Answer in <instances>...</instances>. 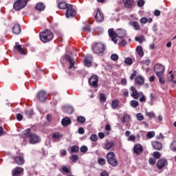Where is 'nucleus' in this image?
Returning <instances> with one entry per match:
<instances>
[{"instance_id":"f257e3e1","label":"nucleus","mask_w":176,"mask_h":176,"mask_svg":"<svg viewBox=\"0 0 176 176\" xmlns=\"http://www.w3.org/2000/svg\"><path fill=\"white\" fill-rule=\"evenodd\" d=\"M23 138L25 141H29L30 144H38L41 142V137L35 133H31V129H27L23 132Z\"/></svg>"},{"instance_id":"f03ea898","label":"nucleus","mask_w":176,"mask_h":176,"mask_svg":"<svg viewBox=\"0 0 176 176\" xmlns=\"http://www.w3.org/2000/svg\"><path fill=\"white\" fill-rule=\"evenodd\" d=\"M40 40L43 43H47L54 38V34L52 30L47 29L39 33Z\"/></svg>"},{"instance_id":"7ed1b4c3","label":"nucleus","mask_w":176,"mask_h":176,"mask_svg":"<svg viewBox=\"0 0 176 176\" xmlns=\"http://www.w3.org/2000/svg\"><path fill=\"white\" fill-rule=\"evenodd\" d=\"M93 52L98 56H104L107 47L102 43H95L91 46Z\"/></svg>"},{"instance_id":"20e7f679","label":"nucleus","mask_w":176,"mask_h":176,"mask_svg":"<svg viewBox=\"0 0 176 176\" xmlns=\"http://www.w3.org/2000/svg\"><path fill=\"white\" fill-rule=\"evenodd\" d=\"M107 161L110 166H112V167H116L118 164V160H116V155H115V153L113 152H109L106 155Z\"/></svg>"},{"instance_id":"39448f33","label":"nucleus","mask_w":176,"mask_h":176,"mask_svg":"<svg viewBox=\"0 0 176 176\" xmlns=\"http://www.w3.org/2000/svg\"><path fill=\"white\" fill-rule=\"evenodd\" d=\"M28 3V0H16L13 4V9L19 12Z\"/></svg>"},{"instance_id":"423d86ee","label":"nucleus","mask_w":176,"mask_h":176,"mask_svg":"<svg viewBox=\"0 0 176 176\" xmlns=\"http://www.w3.org/2000/svg\"><path fill=\"white\" fill-rule=\"evenodd\" d=\"M166 68L160 64H156L154 67V72L157 76H163Z\"/></svg>"},{"instance_id":"0eeeda50","label":"nucleus","mask_w":176,"mask_h":176,"mask_svg":"<svg viewBox=\"0 0 176 176\" xmlns=\"http://www.w3.org/2000/svg\"><path fill=\"white\" fill-rule=\"evenodd\" d=\"M89 86L97 89L98 87V76L94 74L88 80Z\"/></svg>"},{"instance_id":"6e6552de","label":"nucleus","mask_w":176,"mask_h":176,"mask_svg":"<svg viewBox=\"0 0 176 176\" xmlns=\"http://www.w3.org/2000/svg\"><path fill=\"white\" fill-rule=\"evenodd\" d=\"M76 15V10L74 9V6L70 4L68 5L67 8L66 9L65 16L68 19L69 17H75Z\"/></svg>"},{"instance_id":"1a4fd4ad","label":"nucleus","mask_w":176,"mask_h":176,"mask_svg":"<svg viewBox=\"0 0 176 176\" xmlns=\"http://www.w3.org/2000/svg\"><path fill=\"white\" fill-rule=\"evenodd\" d=\"M36 98L40 101V102H45L47 100V94L45 91H40L36 96Z\"/></svg>"},{"instance_id":"9d476101","label":"nucleus","mask_w":176,"mask_h":176,"mask_svg":"<svg viewBox=\"0 0 176 176\" xmlns=\"http://www.w3.org/2000/svg\"><path fill=\"white\" fill-rule=\"evenodd\" d=\"M95 20L98 21V23H102V21H104V14L102 12H101V10L100 8L96 9V12L95 14Z\"/></svg>"},{"instance_id":"9b49d317","label":"nucleus","mask_w":176,"mask_h":176,"mask_svg":"<svg viewBox=\"0 0 176 176\" xmlns=\"http://www.w3.org/2000/svg\"><path fill=\"white\" fill-rule=\"evenodd\" d=\"M23 173H24V168L19 166L14 168L12 171V176H21Z\"/></svg>"},{"instance_id":"f8f14e48","label":"nucleus","mask_w":176,"mask_h":176,"mask_svg":"<svg viewBox=\"0 0 176 176\" xmlns=\"http://www.w3.org/2000/svg\"><path fill=\"white\" fill-rule=\"evenodd\" d=\"M109 36L111 38V41L114 42V43H118V38H116V30H113V28H111L108 30Z\"/></svg>"},{"instance_id":"ddd939ff","label":"nucleus","mask_w":176,"mask_h":176,"mask_svg":"<svg viewBox=\"0 0 176 176\" xmlns=\"http://www.w3.org/2000/svg\"><path fill=\"white\" fill-rule=\"evenodd\" d=\"M65 59L69 63V69H72L74 68L75 69V61L74 60V58L71 57L69 54H66L65 56Z\"/></svg>"},{"instance_id":"4468645a","label":"nucleus","mask_w":176,"mask_h":176,"mask_svg":"<svg viewBox=\"0 0 176 176\" xmlns=\"http://www.w3.org/2000/svg\"><path fill=\"white\" fill-rule=\"evenodd\" d=\"M12 159L14 161V163L18 164L19 166H23L24 164V158L20 156H13Z\"/></svg>"},{"instance_id":"2eb2a0df","label":"nucleus","mask_w":176,"mask_h":176,"mask_svg":"<svg viewBox=\"0 0 176 176\" xmlns=\"http://www.w3.org/2000/svg\"><path fill=\"white\" fill-rule=\"evenodd\" d=\"M129 90H131V91H132L131 94V97H133L135 100H138L139 96H140V92H138L137 91V89H135V87L134 86H131L129 88Z\"/></svg>"},{"instance_id":"dca6fc26","label":"nucleus","mask_w":176,"mask_h":176,"mask_svg":"<svg viewBox=\"0 0 176 176\" xmlns=\"http://www.w3.org/2000/svg\"><path fill=\"white\" fill-rule=\"evenodd\" d=\"M126 35V30L124 29L120 28L116 30V38L122 39V38H124Z\"/></svg>"},{"instance_id":"f3484780","label":"nucleus","mask_w":176,"mask_h":176,"mask_svg":"<svg viewBox=\"0 0 176 176\" xmlns=\"http://www.w3.org/2000/svg\"><path fill=\"white\" fill-rule=\"evenodd\" d=\"M143 151L144 148H142V146L140 144H135L133 147V151L135 155H141Z\"/></svg>"},{"instance_id":"a211bd4d","label":"nucleus","mask_w":176,"mask_h":176,"mask_svg":"<svg viewBox=\"0 0 176 176\" xmlns=\"http://www.w3.org/2000/svg\"><path fill=\"white\" fill-rule=\"evenodd\" d=\"M167 164L168 162L166 160L160 159L157 163V167L159 168V170H162V168H163V167H166Z\"/></svg>"},{"instance_id":"6ab92c4d","label":"nucleus","mask_w":176,"mask_h":176,"mask_svg":"<svg viewBox=\"0 0 176 176\" xmlns=\"http://www.w3.org/2000/svg\"><path fill=\"white\" fill-rule=\"evenodd\" d=\"M57 2L58 9H67L68 5H70L69 3H67V2L65 1H63V0H57Z\"/></svg>"},{"instance_id":"aec40b11","label":"nucleus","mask_w":176,"mask_h":176,"mask_svg":"<svg viewBox=\"0 0 176 176\" xmlns=\"http://www.w3.org/2000/svg\"><path fill=\"white\" fill-rule=\"evenodd\" d=\"M135 82L137 86H142V85L145 83V80H144V78L141 76H137L135 78Z\"/></svg>"},{"instance_id":"412c9836","label":"nucleus","mask_w":176,"mask_h":176,"mask_svg":"<svg viewBox=\"0 0 176 176\" xmlns=\"http://www.w3.org/2000/svg\"><path fill=\"white\" fill-rule=\"evenodd\" d=\"M72 123V121L71 120V118L66 117L62 119L61 120V124L63 126V127H67L69 126Z\"/></svg>"},{"instance_id":"4be33fe9","label":"nucleus","mask_w":176,"mask_h":176,"mask_svg":"<svg viewBox=\"0 0 176 176\" xmlns=\"http://www.w3.org/2000/svg\"><path fill=\"white\" fill-rule=\"evenodd\" d=\"M122 2L125 8H127V9H131L134 5V0H122Z\"/></svg>"},{"instance_id":"5701e85b","label":"nucleus","mask_w":176,"mask_h":176,"mask_svg":"<svg viewBox=\"0 0 176 176\" xmlns=\"http://www.w3.org/2000/svg\"><path fill=\"white\" fill-rule=\"evenodd\" d=\"M12 31L15 34V35H19V34L21 32V26L20 25V24H15L12 28Z\"/></svg>"},{"instance_id":"b1692460","label":"nucleus","mask_w":176,"mask_h":176,"mask_svg":"<svg viewBox=\"0 0 176 176\" xmlns=\"http://www.w3.org/2000/svg\"><path fill=\"white\" fill-rule=\"evenodd\" d=\"M14 49L18 51L19 54L22 55L26 54L25 52L24 51V48L21 47V45H19L18 43H16V45L14 46Z\"/></svg>"},{"instance_id":"393cba45","label":"nucleus","mask_w":176,"mask_h":176,"mask_svg":"<svg viewBox=\"0 0 176 176\" xmlns=\"http://www.w3.org/2000/svg\"><path fill=\"white\" fill-rule=\"evenodd\" d=\"M152 146L156 151H160V149H162V145L160 143V142H157V141L153 142Z\"/></svg>"},{"instance_id":"a878e982","label":"nucleus","mask_w":176,"mask_h":176,"mask_svg":"<svg viewBox=\"0 0 176 176\" xmlns=\"http://www.w3.org/2000/svg\"><path fill=\"white\" fill-rule=\"evenodd\" d=\"M91 56H85L84 60V64L85 67H91Z\"/></svg>"},{"instance_id":"bb28decb","label":"nucleus","mask_w":176,"mask_h":176,"mask_svg":"<svg viewBox=\"0 0 176 176\" xmlns=\"http://www.w3.org/2000/svg\"><path fill=\"white\" fill-rule=\"evenodd\" d=\"M115 144L112 141L108 142L103 144V148L107 149V151H109V149H111V148H113Z\"/></svg>"},{"instance_id":"cd10ccee","label":"nucleus","mask_w":176,"mask_h":176,"mask_svg":"<svg viewBox=\"0 0 176 176\" xmlns=\"http://www.w3.org/2000/svg\"><path fill=\"white\" fill-rule=\"evenodd\" d=\"M129 25H131V27H133V28H134V30H135V31H138V30H140V28H141V26L137 21L129 22Z\"/></svg>"},{"instance_id":"c85d7f7f","label":"nucleus","mask_w":176,"mask_h":176,"mask_svg":"<svg viewBox=\"0 0 176 176\" xmlns=\"http://www.w3.org/2000/svg\"><path fill=\"white\" fill-rule=\"evenodd\" d=\"M119 100H113L111 101V107L113 109H118V108H120V106H119Z\"/></svg>"},{"instance_id":"c756f323","label":"nucleus","mask_w":176,"mask_h":176,"mask_svg":"<svg viewBox=\"0 0 176 176\" xmlns=\"http://www.w3.org/2000/svg\"><path fill=\"white\" fill-rule=\"evenodd\" d=\"M61 137H63V135L58 132L54 133L52 134V138L53 140H55V141H60V138H61Z\"/></svg>"},{"instance_id":"7c9ffc66","label":"nucleus","mask_w":176,"mask_h":176,"mask_svg":"<svg viewBox=\"0 0 176 176\" xmlns=\"http://www.w3.org/2000/svg\"><path fill=\"white\" fill-rule=\"evenodd\" d=\"M45 4H43V3H38L36 6V10H39V12L45 10Z\"/></svg>"},{"instance_id":"2f4dec72","label":"nucleus","mask_w":176,"mask_h":176,"mask_svg":"<svg viewBox=\"0 0 176 176\" xmlns=\"http://www.w3.org/2000/svg\"><path fill=\"white\" fill-rule=\"evenodd\" d=\"M136 52L140 57H144V50H142V47L138 46L136 48Z\"/></svg>"},{"instance_id":"473e14b6","label":"nucleus","mask_w":176,"mask_h":176,"mask_svg":"<svg viewBox=\"0 0 176 176\" xmlns=\"http://www.w3.org/2000/svg\"><path fill=\"white\" fill-rule=\"evenodd\" d=\"M79 152V146L74 145L72 146L70 150V153H78Z\"/></svg>"},{"instance_id":"72a5a7b5","label":"nucleus","mask_w":176,"mask_h":176,"mask_svg":"<svg viewBox=\"0 0 176 176\" xmlns=\"http://www.w3.org/2000/svg\"><path fill=\"white\" fill-rule=\"evenodd\" d=\"M62 170L63 171V173H62L63 175H67V174H71V170H69V168H67V166H63L62 168Z\"/></svg>"},{"instance_id":"f704fd0d","label":"nucleus","mask_w":176,"mask_h":176,"mask_svg":"<svg viewBox=\"0 0 176 176\" xmlns=\"http://www.w3.org/2000/svg\"><path fill=\"white\" fill-rule=\"evenodd\" d=\"M139 98H140V102H144V101H146V98H145V95H144V92L140 91L139 94Z\"/></svg>"},{"instance_id":"c9c22d12","label":"nucleus","mask_w":176,"mask_h":176,"mask_svg":"<svg viewBox=\"0 0 176 176\" xmlns=\"http://www.w3.org/2000/svg\"><path fill=\"white\" fill-rule=\"evenodd\" d=\"M159 77V82L161 85H164L166 83V78H164V74L162 76H157Z\"/></svg>"},{"instance_id":"e433bc0d","label":"nucleus","mask_w":176,"mask_h":176,"mask_svg":"<svg viewBox=\"0 0 176 176\" xmlns=\"http://www.w3.org/2000/svg\"><path fill=\"white\" fill-rule=\"evenodd\" d=\"M99 98L101 102H105L107 101V96H105V94H99Z\"/></svg>"},{"instance_id":"4c0bfd02","label":"nucleus","mask_w":176,"mask_h":176,"mask_svg":"<svg viewBox=\"0 0 176 176\" xmlns=\"http://www.w3.org/2000/svg\"><path fill=\"white\" fill-rule=\"evenodd\" d=\"M170 148L173 152H176V140H174L172 142V143L170 145Z\"/></svg>"},{"instance_id":"58836bf2","label":"nucleus","mask_w":176,"mask_h":176,"mask_svg":"<svg viewBox=\"0 0 176 176\" xmlns=\"http://www.w3.org/2000/svg\"><path fill=\"white\" fill-rule=\"evenodd\" d=\"M77 120L78 122H79V123H85V122H86V118H85L84 116H80L77 118Z\"/></svg>"},{"instance_id":"ea45409f","label":"nucleus","mask_w":176,"mask_h":176,"mask_svg":"<svg viewBox=\"0 0 176 176\" xmlns=\"http://www.w3.org/2000/svg\"><path fill=\"white\" fill-rule=\"evenodd\" d=\"M71 160L73 163H76V162L79 160V156H78V155H73L71 157Z\"/></svg>"},{"instance_id":"a19ab883","label":"nucleus","mask_w":176,"mask_h":176,"mask_svg":"<svg viewBox=\"0 0 176 176\" xmlns=\"http://www.w3.org/2000/svg\"><path fill=\"white\" fill-rule=\"evenodd\" d=\"M124 63L127 65H131L133 64V59H131V58H126L124 60Z\"/></svg>"},{"instance_id":"79ce46f5","label":"nucleus","mask_w":176,"mask_h":176,"mask_svg":"<svg viewBox=\"0 0 176 176\" xmlns=\"http://www.w3.org/2000/svg\"><path fill=\"white\" fill-rule=\"evenodd\" d=\"M98 164H100V166H104L105 164V163H107V161L105 160L104 158H99L98 160Z\"/></svg>"},{"instance_id":"37998d69","label":"nucleus","mask_w":176,"mask_h":176,"mask_svg":"<svg viewBox=\"0 0 176 176\" xmlns=\"http://www.w3.org/2000/svg\"><path fill=\"white\" fill-rule=\"evenodd\" d=\"M153 137H155V131H149L147 133L146 138L151 139L153 138Z\"/></svg>"},{"instance_id":"c03bdc74","label":"nucleus","mask_w":176,"mask_h":176,"mask_svg":"<svg viewBox=\"0 0 176 176\" xmlns=\"http://www.w3.org/2000/svg\"><path fill=\"white\" fill-rule=\"evenodd\" d=\"M131 107H133V108H137V107H138L139 105L138 101L137 100L131 101Z\"/></svg>"},{"instance_id":"a18cd8bd","label":"nucleus","mask_w":176,"mask_h":176,"mask_svg":"<svg viewBox=\"0 0 176 176\" xmlns=\"http://www.w3.org/2000/svg\"><path fill=\"white\" fill-rule=\"evenodd\" d=\"M90 140L91 141H92L93 142H96V141H97L98 140V137L97 136V135L96 134H93L90 136Z\"/></svg>"},{"instance_id":"49530a36","label":"nucleus","mask_w":176,"mask_h":176,"mask_svg":"<svg viewBox=\"0 0 176 176\" xmlns=\"http://www.w3.org/2000/svg\"><path fill=\"white\" fill-rule=\"evenodd\" d=\"M82 31H87V32H91V27L90 26V25H86L82 28Z\"/></svg>"},{"instance_id":"de8ad7c7","label":"nucleus","mask_w":176,"mask_h":176,"mask_svg":"<svg viewBox=\"0 0 176 176\" xmlns=\"http://www.w3.org/2000/svg\"><path fill=\"white\" fill-rule=\"evenodd\" d=\"M111 59L113 60V61H118V60H119V56L116 54H113L111 56Z\"/></svg>"},{"instance_id":"09e8293b","label":"nucleus","mask_w":176,"mask_h":176,"mask_svg":"<svg viewBox=\"0 0 176 176\" xmlns=\"http://www.w3.org/2000/svg\"><path fill=\"white\" fill-rule=\"evenodd\" d=\"M25 115L28 118H31V116H32L34 115V111H26L25 113Z\"/></svg>"},{"instance_id":"8fccbe9b","label":"nucleus","mask_w":176,"mask_h":176,"mask_svg":"<svg viewBox=\"0 0 176 176\" xmlns=\"http://www.w3.org/2000/svg\"><path fill=\"white\" fill-rule=\"evenodd\" d=\"M161 154L159 151H155L153 153V157L155 159H160Z\"/></svg>"},{"instance_id":"3c124183","label":"nucleus","mask_w":176,"mask_h":176,"mask_svg":"<svg viewBox=\"0 0 176 176\" xmlns=\"http://www.w3.org/2000/svg\"><path fill=\"white\" fill-rule=\"evenodd\" d=\"M64 111H74V107L69 105H66L63 107Z\"/></svg>"},{"instance_id":"603ef678","label":"nucleus","mask_w":176,"mask_h":176,"mask_svg":"<svg viewBox=\"0 0 176 176\" xmlns=\"http://www.w3.org/2000/svg\"><path fill=\"white\" fill-rule=\"evenodd\" d=\"M136 118L139 121L144 120V116L141 113H138Z\"/></svg>"},{"instance_id":"864d4df0","label":"nucleus","mask_w":176,"mask_h":176,"mask_svg":"<svg viewBox=\"0 0 176 176\" xmlns=\"http://www.w3.org/2000/svg\"><path fill=\"white\" fill-rule=\"evenodd\" d=\"M144 5H145V1H144V0H139L138 1V6L139 8H142V6H144Z\"/></svg>"},{"instance_id":"5fc2aeb1","label":"nucleus","mask_w":176,"mask_h":176,"mask_svg":"<svg viewBox=\"0 0 176 176\" xmlns=\"http://www.w3.org/2000/svg\"><path fill=\"white\" fill-rule=\"evenodd\" d=\"M146 116H148V118H150L151 119H152V118H155V113H153V111H150L148 112L146 111Z\"/></svg>"},{"instance_id":"6e6d98bb","label":"nucleus","mask_w":176,"mask_h":176,"mask_svg":"<svg viewBox=\"0 0 176 176\" xmlns=\"http://www.w3.org/2000/svg\"><path fill=\"white\" fill-rule=\"evenodd\" d=\"M80 152H82V153H85V152H87L88 148L87 146H82L80 148Z\"/></svg>"},{"instance_id":"4d7b16f0","label":"nucleus","mask_w":176,"mask_h":176,"mask_svg":"<svg viewBox=\"0 0 176 176\" xmlns=\"http://www.w3.org/2000/svg\"><path fill=\"white\" fill-rule=\"evenodd\" d=\"M148 162L151 164V166L156 164V158H150L148 160Z\"/></svg>"},{"instance_id":"13d9d810","label":"nucleus","mask_w":176,"mask_h":176,"mask_svg":"<svg viewBox=\"0 0 176 176\" xmlns=\"http://www.w3.org/2000/svg\"><path fill=\"white\" fill-rule=\"evenodd\" d=\"M16 120H18L19 122H21V120H23V114L21 113L16 114Z\"/></svg>"},{"instance_id":"bf43d9fd","label":"nucleus","mask_w":176,"mask_h":176,"mask_svg":"<svg viewBox=\"0 0 176 176\" xmlns=\"http://www.w3.org/2000/svg\"><path fill=\"white\" fill-rule=\"evenodd\" d=\"M140 23H142V24H146V23H148V18L146 17H143L140 19Z\"/></svg>"},{"instance_id":"052dcab7","label":"nucleus","mask_w":176,"mask_h":176,"mask_svg":"<svg viewBox=\"0 0 176 176\" xmlns=\"http://www.w3.org/2000/svg\"><path fill=\"white\" fill-rule=\"evenodd\" d=\"M136 76H137V71L134 70L133 74L130 76L131 80H133V79H134V78H135Z\"/></svg>"},{"instance_id":"680f3d73","label":"nucleus","mask_w":176,"mask_h":176,"mask_svg":"<svg viewBox=\"0 0 176 176\" xmlns=\"http://www.w3.org/2000/svg\"><path fill=\"white\" fill-rule=\"evenodd\" d=\"M121 85H122V86H126L127 85V79L122 78L121 79Z\"/></svg>"},{"instance_id":"e2e57ef3","label":"nucleus","mask_w":176,"mask_h":176,"mask_svg":"<svg viewBox=\"0 0 176 176\" xmlns=\"http://www.w3.org/2000/svg\"><path fill=\"white\" fill-rule=\"evenodd\" d=\"M160 14H162V12H160V10H155L154 11V15L156 16L157 17H159V16H160Z\"/></svg>"},{"instance_id":"0e129e2a","label":"nucleus","mask_w":176,"mask_h":176,"mask_svg":"<svg viewBox=\"0 0 176 176\" xmlns=\"http://www.w3.org/2000/svg\"><path fill=\"white\" fill-rule=\"evenodd\" d=\"M98 137L99 138H100V140H104V138H105V134H104V133L102 132H100L98 133Z\"/></svg>"},{"instance_id":"69168bd1","label":"nucleus","mask_w":176,"mask_h":176,"mask_svg":"<svg viewBox=\"0 0 176 176\" xmlns=\"http://www.w3.org/2000/svg\"><path fill=\"white\" fill-rule=\"evenodd\" d=\"M128 141H135V135H131L128 138Z\"/></svg>"},{"instance_id":"338daca9","label":"nucleus","mask_w":176,"mask_h":176,"mask_svg":"<svg viewBox=\"0 0 176 176\" xmlns=\"http://www.w3.org/2000/svg\"><path fill=\"white\" fill-rule=\"evenodd\" d=\"M78 133L79 134H85V129L80 127L78 129Z\"/></svg>"},{"instance_id":"774afa93","label":"nucleus","mask_w":176,"mask_h":176,"mask_svg":"<svg viewBox=\"0 0 176 176\" xmlns=\"http://www.w3.org/2000/svg\"><path fill=\"white\" fill-rule=\"evenodd\" d=\"M100 176H109V173L107 171H103L100 173Z\"/></svg>"}]
</instances>
